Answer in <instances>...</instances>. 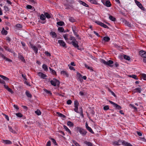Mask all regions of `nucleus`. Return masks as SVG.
I'll list each match as a JSON object with an SVG mask.
<instances>
[{
  "label": "nucleus",
  "instance_id": "nucleus-1",
  "mask_svg": "<svg viewBox=\"0 0 146 146\" xmlns=\"http://www.w3.org/2000/svg\"><path fill=\"white\" fill-rule=\"evenodd\" d=\"M101 62L104 64L110 67H112L113 66V65H111L113 63V62L112 60H109L106 61L104 59H102Z\"/></svg>",
  "mask_w": 146,
  "mask_h": 146
},
{
  "label": "nucleus",
  "instance_id": "nucleus-2",
  "mask_svg": "<svg viewBox=\"0 0 146 146\" xmlns=\"http://www.w3.org/2000/svg\"><path fill=\"white\" fill-rule=\"evenodd\" d=\"M76 128L78 131H79L83 136H85L87 132L86 130L82 128L77 127Z\"/></svg>",
  "mask_w": 146,
  "mask_h": 146
},
{
  "label": "nucleus",
  "instance_id": "nucleus-3",
  "mask_svg": "<svg viewBox=\"0 0 146 146\" xmlns=\"http://www.w3.org/2000/svg\"><path fill=\"white\" fill-rule=\"evenodd\" d=\"M51 84L54 86H56V85L59 86L60 84V82L59 80L54 78L53 79V80H51L50 81Z\"/></svg>",
  "mask_w": 146,
  "mask_h": 146
},
{
  "label": "nucleus",
  "instance_id": "nucleus-4",
  "mask_svg": "<svg viewBox=\"0 0 146 146\" xmlns=\"http://www.w3.org/2000/svg\"><path fill=\"white\" fill-rule=\"evenodd\" d=\"M109 102L110 104L113 105L114 107H115L116 109L119 110H120L121 109V107L120 106L117 105V104L114 103L112 101L109 100Z\"/></svg>",
  "mask_w": 146,
  "mask_h": 146
},
{
  "label": "nucleus",
  "instance_id": "nucleus-5",
  "mask_svg": "<svg viewBox=\"0 0 146 146\" xmlns=\"http://www.w3.org/2000/svg\"><path fill=\"white\" fill-rule=\"evenodd\" d=\"M135 2L137 6L142 10L144 11L145 8L143 6L142 4L137 0H135Z\"/></svg>",
  "mask_w": 146,
  "mask_h": 146
},
{
  "label": "nucleus",
  "instance_id": "nucleus-6",
  "mask_svg": "<svg viewBox=\"0 0 146 146\" xmlns=\"http://www.w3.org/2000/svg\"><path fill=\"white\" fill-rule=\"evenodd\" d=\"M71 43H72L73 46L77 48L79 50H80L79 48V46L78 45V42L77 41H72L71 42Z\"/></svg>",
  "mask_w": 146,
  "mask_h": 146
},
{
  "label": "nucleus",
  "instance_id": "nucleus-7",
  "mask_svg": "<svg viewBox=\"0 0 146 146\" xmlns=\"http://www.w3.org/2000/svg\"><path fill=\"white\" fill-rule=\"evenodd\" d=\"M139 55L142 57H146V52L143 50H140L139 52Z\"/></svg>",
  "mask_w": 146,
  "mask_h": 146
},
{
  "label": "nucleus",
  "instance_id": "nucleus-8",
  "mask_svg": "<svg viewBox=\"0 0 146 146\" xmlns=\"http://www.w3.org/2000/svg\"><path fill=\"white\" fill-rule=\"evenodd\" d=\"M58 42L61 46L65 48L66 47V43L63 40H59L58 41Z\"/></svg>",
  "mask_w": 146,
  "mask_h": 146
},
{
  "label": "nucleus",
  "instance_id": "nucleus-9",
  "mask_svg": "<svg viewBox=\"0 0 146 146\" xmlns=\"http://www.w3.org/2000/svg\"><path fill=\"white\" fill-rule=\"evenodd\" d=\"M38 76L43 79H45V78L47 77L46 75L41 72H38Z\"/></svg>",
  "mask_w": 146,
  "mask_h": 146
},
{
  "label": "nucleus",
  "instance_id": "nucleus-10",
  "mask_svg": "<svg viewBox=\"0 0 146 146\" xmlns=\"http://www.w3.org/2000/svg\"><path fill=\"white\" fill-rule=\"evenodd\" d=\"M104 5L107 7H110L111 6V4L109 0H107Z\"/></svg>",
  "mask_w": 146,
  "mask_h": 146
},
{
  "label": "nucleus",
  "instance_id": "nucleus-11",
  "mask_svg": "<svg viewBox=\"0 0 146 146\" xmlns=\"http://www.w3.org/2000/svg\"><path fill=\"white\" fill-rule=\"evenodd\" d=\"M2 142L5 144L7 145H10L12 143V142L9 140H3L2 141Z\"/></svg>",
  "mask_w": 146,
  "mask_h": 146
},
{
  "label": "nucleus",
  "instance_id": "nucleus-12",
  "mask_svg": "<svg viewBox=\"0 0 146 146\" xmlns=\"http://www.w3.org/2000/svg\"><path fill=\"white\" fill-rule=\"evenodd\" d=\"M64 6L65 7V9H70L71 8H73V6L72 5H70L68 4H65Z\"/></svg>",
  "mask_w": 146,
  "mask_h": 146
},
{
  "label": "nucleus",
  "instance_id": "nucleus-13",
  "mask_svg": "<svg viewBox=\"0 0 146 146\" xmlns=\"http://www.w3.org/2000/svg\"><path fill=\"white\" fill-rule=\"evenodd\" d=\"M31 47L32 48H33V50L34 51L35 53H37V51H38V48H37L35 46H33L32 44H31Z\"/></svg>",
  "mask_w": 146,
  "mask_h": 146
},
{
  "label": "nucleus",
  "instance_id": "nucleus-14",
  "mask_svg": "<svg viewBox=\"0 0 146 146\" xmlns=\"http://www.w3.org/2000/svg\"><path fill=\"white\" fill-rule=\"evenodd\" d=\"M72 29L74 35H76L77 33V32H76V27L75 26H73L72 27Z\"/></svg>",
  "mask_w": 146,
  "mask_h": 146
},
{
  "label": "nucleus",
  "instance_id": "nucleus-15",
  "mask_svg": "<svg viewBox=\"0 0 146 146\" xmlns=\"http://www.w3.org/2000/svg\"><path fill=\"white\" fill-rule=\"evenodd\" d=\"M79 2L81 4H82L83 5L86 7H89V6L88 4H87L85 3L84 2L80 0L79 1Z\"/></svg>",
  "mask_w": 146,
  "mask_h": 146
},
{
  "label": "nucleus",
  "instance_id": "nucleus-16",
  "mask_svg": "<svg viewBox=\"0 0 146 146\" xmlns=\"http://www.w3.org/2000/svg\"><path fill=\"white\" fill-rule=\"evenodd\" d=\"M63 127L65 129V130L69 133L70 134H71V132L70 130L65 125H63Z\"/></svg>",
  "mask_w": 146,
  "mask_h": 146
},
{
  "label": "nucleus",
  "instance_id": "nucleus-17",
  "mask_svg": "<svg viewBox=\"0 0 146 146\" xmlns=\"http://www.w3.org/2000/svg\"><path fill=\"white\" fill-rule=\"evenodd\" d=\"M50 35H51L53 38H56L57 36V35L56 33L54 32H51L50 33Z\"/></svg>",
  "mask_w": 146,
  "mask_h": 146
},
{
  "label": "nucleus",
  "instance_id": "nucleus-18",
  "mask_svg": "<svg viewBox=\"0 0 146 146\" xmlns=\"http://www.w3.org/2000/svg\"><path fill=\"white\" fill-rule=\"evenodd\" d=\"M134 92H138L139 93H141V89L139 88H136L134 90Z\"/></svg>",
  "mask_w": 146,
  "mask_h": 146
},
{
  "label": "nucleus",
  "instance_id": "nucleus-19",
  "mask_svg": "<svg viewBox=\"0 0 146 146\" xmlns=\"http://www.w3.org/2000/svg\"><path fill=\"white\" fill-rule=\"evenodd\" d=\"M19 58H20L22 61L25 62V60L23 56L21 54H19L18 55Z\"/></svg>",
  "mask_w": 146,
  "mask_h": 146
},
{
  "label": "nucleus",
  "instance_id": "nucleus-20",
  "mask_svg": "<svg viewBox=\"0 0 146 146\" xmlns=\"http://www.w3.org/2000/svg\"><path fill=\"white\" fill-rule=\"evenodd\" d=\"M103 40L106 42H109L110 40V38L108 36H104L103 38Z\"/></svg>",
  "mask_w": 146,
  "mask_h": 146
},
{
  "label": "nucleus",
  "instance_id": "nucleus-21",
  "mask_svg": "<svg viewBox=\"0 0 146 146\" xmlns=\"http://www.w3.org/2000/svg\"><path fill=\"white\" fill-rule=\"evenodd\" d=\"M8 127L10 131L13 133H16V132L15 130H13L11 126L8 125Z\"/></svg>",
  "mask_w": 146,
  "mask_h": 146
},
{
  "label": "nucleus",
  "instance_id": "nucleus-22",
  "mask_svg": "<svg viewBox=\"0 0 146 146\" xmlns=\"http://www.w3.org/2000/svg\"><path fill=\"white\" fill-rule=\"evenodd\" d=\"M25 94L28 98H31L32 97V95L28 91H27L25 92Z\"/></svg>",
  "mask_w": 146,
  "mask_h": 146
},
{
  "label": "nucleus",
  "instance_id": "nucleus-23",
  "mask_svg": "<svg viewBox=\"0 0 146 146\" xmlns=\"http://www.w3.org/2000/svg\"><path fill=\"white\" fill-rule=\"evenodd\" d=\"M57 114H58L59 116L61 117H62L63 118H65L66 117V116L65 115L61 113H60V112H57Z\"/></svg>",
  "mask_w": 146,
  "mask_h": 146
},
{
  "label": "nucleus",
  "instance_id": "nucleus-24",
  "mask_svg": "<svg viewBox=\"0 0 146 146\" xmlns=\"http://www.w3.org/2000/svg\"><path fill=\"white\" fill-rule=\"evenodd\" d=\"M61 74H63L64 75H66L67 77H68L69 76L68 74L66 71L64 70L61 71Z\"/></svg>",
  "mask_w": 146,
  "mask_h": 146
},
{
  "label": "nucleus",
  "instance_id": "nucleus-25",
  "mask_svg": "<svg viewBox=\"0 0 146 146\" xmlns=\"http://www.w3.org/2000/svg\"><path fill=\"white\" fill-rule=\"evenodd\" d=\"M0 77L5 81H8L9 80V78H8L3 75L0 74Z\"/></svg>",
  "mask_w": 146,
  "mask_h": 146
},
{
  "label": "nucleus",
  "instance_id": "nucleus-26",
  "mask_svg": "<svg viewBox=\"0 0 146 146\" xmlns=\"http://www.w3.org/2000/svg\"><path fill=\"white\" fill-rule=\"evenodd\" d=\"M40 19L41 20L43 21L45 20L46 19V17L44 14V15L43 14H42L40 16Z\"/></svg>",
  "mask_w": 146,
  "mask_h": 146
},
{
  "label": "nucleus",
  "instance_id": "nucleus-27",
  "mask_svg": "<svg viewBox=\"0 0 146 146\" xmlns=\"http://www.w3.org/2000/svg\"><path fill=\"white\" fill-rule=\"evenodd\" d=\"M49 69L50 70V71L51 72L52 74L55 75H56V72L54 70L52 69L50 67H49Z\"/></svg>",
  "mask_w": 146,
  "mask_h": 146
},
{
  "label": "nucleus",
  "instance_id": "nucleus-28",
  "mask_svg": "<svg viewBox=\"0 0 146 146\" xmlns=\"http://www.w3.org/2000/svg\"><path fill=\"white\" fill-rule=\"evenodd\" d=\"M109 19L113 21H115L116 20V19L114 17L111 15H109Z\"/></svg>",
  "mask_w": 146,
  "mask_h": 146
},
{
  "label": "nucleus",
  "instance_id": "nucleus-29",
  "mask_svg": "<svg viewBox=\"0 0 146 146\" xmlns=\"http://www.w3.org/2000/svg\"><path fill=\"white\" fill-rule=\"evenodd\" d=\"M124 24L125 25H127L128 27H131V23H129V22L125 20L124 21Z\"/></svg>",
  "mask_w": 146,
  "mask_h": 146
},
{
  "label": "nucleus",
  "instance_id": "nucleus-30",
  "mask_svg": "<svg viewBox=\"0 0 146 146\" xmlns=\"http://www.w3.org/2000/svg\"><path fill=\"white\" fill-rule=\"evenodd\" d=\"M84 65H85V67L86 68H87L88 69L90 70H92V71H94L93 69L92 68V67H89L86 64H85Z\"/></svg>",
  "mask_w": 146,
  "mask_h": 146
},
{
  "label": "nucleus",
  "instance_id": "nucleus-31",
  "mask_svg": "<svg viewBox=\"0 0 146 146\" xmlns=\"http://www.w3.org/2000/svg\"><path fill=\"white\" fill-rule=\"evenodd\" d=\"M125 142L124 141L121 140H118V143L119 144V145H124V143Z\"/></svg>",
  "mask_w": 146,
  "mask_h": 146
},
{
  "label": "nucleus",
  "instance_id": "nucleus-32",
  "mask_svg": "<svg viewBox=\"0 0 146 146\" xmlns=\"http://www.w3.org/2000/svg\"><path fill=\"white\" fill-rule=\"evenodd\" d=\"M84 143L88 146H92V143L90 141H85Z\"/></svg>",
  "mask_w": 146,
  "mask_h": 146
},
{
  "label": "nucleus",
  "instance_id": "nucleus-33",
  "mask_svg": "<svg viewBox=\"0 0 146 146\" xmlns=\"http://www.w3.org/2000/svg\"><path fill=\"white\" fill-rule=\"evenodd\" d=\"M42 68L45 71H46L48 70L47 66L46 64H44L42 65Z\"/></svg>",
  "mask_w": 146,
  "mask_h": 146
},
{
  "label": "nucleus",
  "instance_id": "nucleus-34",
  "mask_svg": "<svg viewBox=\"0 0 146 146\" xmlns=\"http://www.w3.org/2000/svg\"><path fill=\"white\" fill-rule=\"evenodd\" d=\"M79 103L78 101L76 100L74 101V107L76 108L78 107Z\"/></svg>",
  "mask_w": 146,
  "mask_h": 146
},
{
  "label": "nucleus",
  "instance_id": "nucleus-35",
  "mask_svg": "<svg viewBox=\"0 0 146 146\" xmlns=\"http://www.w3.org/2000/svg\"><path fill=\"white\" fill-rule=\"evenodd\" d=\"M67 125L68 126L70 127H72L74 126V124L72 122L70 121H68L67 123Z\"/></svg>",
  "mask_w": 146,
  "mask_h": 146
},
{
  "label": "nucleus",
  "instance_id": "nucleus-36",
  "mask_svg": "<svg viewBox=\"0 0 146 146\" xmlns=\"http://www.w3.org/2000/svg\"><path fill=\"white\" fill-rule=\"evenodd\" d=\"M1 33L3 35H6L7 33V31L5 30L4 28H3L1 31Z\"/></svg>",
  "mask_w": 146,
  "mask_h": 146
},
{
  "label": "nucleus",
  "instance_id": "nucleus-37",
  "mask_svg": "<svg viewBox=\"0 0 146 146\" xmlns=\"http://www.w3.org/2000/svg\"><path fill=\"white\" fill-rule=\"evenodd\" d=\"M57 24L59 26H62L64 24V23L63 21H61L57 22Z\"/></svg>",
  "mask_w": 146,
  "mask_h": 146
},
{
  "label": "nucleus",
  "instance_id": "nucleus-38",
  "mask_svg": "<svg viewBox=\"0 0 146 146\" xmlns=\"http://www.w3.org/2000/svg\"><path fill=\"white\" fill-rule=\"evenodd\" d=\"M123 58L124 59L127 60H129L131 59L130 58L129 56L125 55H124Z\"/></svg>",
  "mask_w": 146,
  "mask_h": 146
},
{
  "label": "nucleus",
  "instance_id": "nucleus-39",
  "mask_svg": "<svg viewBox=\"0 0 146 146\" xmlns=\"http://www.w3.org/2000/svg\"><path fill=\"white\" fill-rule=\"evenodd\" d=\"M58 30L60 32L64 33V29L62 27H60L58 28Z\"/></svg>",
  "mask_w": 146,
  "mask_h": 146
},
{
  "label": "nucleus",
  "instance_id": "nucleus-40",
  "mask_svg": "<svg viewBox=\"0 0 146 146\" xmlns=\"http://www.w3.org/2000/svg\"><path fill=\"white\" fill-rule=\"evenodd\" d=\"M129 76L130 77L134 79H135V80H138V78L137 77V76L135 75H129Z\"/></svg>",
  "mask_w": 146,
  "mask_h": 146
},
{
  "label": "nucleus",
  "instance_id": "nucleus-41",
  "mask_svg": "<svg viewBox=\"0 0 146 146\" xmlns=\"http://www.w3.org/2000/svg\"><path fill=\"white\" fill-rule=\"evenodd\" d=\"M44 14L45 17H46L48 19H49L51 18L50 15L48 13H44Z\"/></svg>",
  "mask_w": 146,
  "mask_h": 146
},
{
  "label": "nucleus",
  "instance_id": "nucleus-42",
  "mask_svg": "<svg viewBox=\"0 0 146 146\" xmlns=\"http://www.w3.org/2000/svg\"><path fill=\"white\" fill-rule=\"evenodd\" d=\"M35 113L36 114H37V115H40L41 114V112L38 109H37L36 110V111H35Z\"/></svg>",
  "mask_w": 146,
  "mask_h": 146
},
{
  "label": "nucleus",
  "instance_id": "nucleus-43",
  "mask_svg": "<svg viewBox=\"0 0 146 146\" xmlns=\"http://www.w3.org/2000/svg\"><path fill=\"white\" fill-rule=\"evenodd\" d=\"M4 48L7 50L9 51L10 52H11V50L7 46H4Z\"/></svg>",
  "mask_w": 146,
  "mask_h": 146
},
{
  "label": "nucleus",
  "instance_id": "nucleus-44",
  "mask_svg": "<svg viewBox=\"0 0 146 146\" xmlns=\"http://www.w3.org/2000/svg\"><path fill=\"white\" fill-rule=\"evenodd\" d=\"M90 2L92 4H96V5H99V4L95 0H90Z\"/></svg>",
  "mask_w": 146,
  "mask_h": 146
},
{
  "label": "nucleus",
  "instance_id": "nucleus-45",
  "mask_svg": "<svg viewBox=\"0 0 146 146\" xmlns=\"http://www.w3.org/2000/svg\"><path fill=\"white\" fill-rule=\"evenodd\" d=\"M69 21L72 23L74 22L75 21V19L72 17H69Z\"/></svg>",
  "mask_w": 146,
  "mask_h": 146
},
{
  "label": "nucleus",
  "instance_id": "nucleus-46",
  "mask_svg": "<svg viewBox=\"0 0 146 146\" xmlns=\"http://www.w3.org/2000/svg\"><path fill=\"white\" fill-rule=\"evenodd\" d=\"M123 145L125 146H132V145L130 143H128V142H126L125 141L124 144Z\"/></svg>",
  "mask_w": 146,
  "mask_h": 146
},
{
  "label": "nucleus",
  "instance_id": "nucleus-47",
  "mask_svg": "<svg viewBox=\"0 0 146 146\" xmlns=\"http://www.w3.org/2000/svg\"><path fill=\"white\" fill-rule=\"evenodd\" d=\"M70 40H72V41H76L75 38L74 37L72 36V35L70 36Z\"/></svg>",
  "mask_w": 146,
  "mask_h": 146
},
{
  "label": "nucleus",
  "instance_id": "nucleus-48",
  "mask_svg": "<svg viewBox=\"0 0 146 146\" xmlns=\"http://www.w3.org/2000/svg\"><path fill=\"white\" fill-rule=\"evenodd\" d=\"M87 130H88L89 132H90L91 133L94 134V132H93V131L92 130V129H91V127H88L87 129Z\"/></svg>",
  "mask_w": 146,
  "mask_h": 146
},
{
  "label": "nucleus",
  "instance_id": "nucleus-49",
  "mask_svg": "<svg viewBox=\"0 0 146 146\" xmlns=\"http://www.w3.org/2000/svg\"><path fill=\"white\" fill-rule=\"evenodd\" d=\"M68 35L67 34H66L64 35H63V36L65 39L67 41V40H68V38H67Z\"/></svg>",
  "mask_w": 146,
  "mask_h": 146
},
{
  "label": "nucleus",
  "instance_id": "nucleus-50",
  "mask_svg": "<svg viewBox=\"0 0 146 146\" xmlns=\"http://www.w3.org/2000/svg\"><path fill=\"white\" fill-rule=\"evenodd\" d=\"M44 90L45 92H46V93L47 94H49L50 95H52V93L50 91H48V90H47L46 89H44Z\"/></svg>",
  "mask_w": 146,
  "mask_h": 146
},
{
  "label": "nucleus",
  "instance_id": "nucleus-51",
  "mask_svg": "<svg viewBox=\"0 0 146 146\" xmlns=\"http://www.w3.org/2000/svg\"><path fill=\"white\" fill-rule=\"evenodd\" d=\"M95 23H97V24H98V25L101 26V27H102V24L103 23L102 22H101L100 21H96L95 22Z\"/></svg>",
  "mask_w": 146,
  "mask_h": 146
},
{
  "label": "nucleus",
  "instance_id": "nucleus-52",
  "mask_svg": "<svg viewBox=\"0 0 146 146\" xmlns=\"http://www.w3.org/2000/svg\"><path fill=\"white\" fill-rule=\"evenodd\" d=\"M26 7H27V9L33 10V9H32V8L33 7L31 5H27V6Z\"/></svg>",
  "mask_w": 146,
  "mask_h": 146
},
{
  "label": "nucleus",
  "instance_id": "nucleus-53",
  "mask_svg": "<svg viewBox=\"0 0 146 146\" xmlns=\"http://www.w3.org/2000/svg\"><path fill=\"white\" fill-rule=\"evenodd\" d=\"M16 115L17 116L19 117H22L23 116L22 114L20 113H16Z\"/></svg>",
  "mask_w": 146,
  "mask_h": 146
},
{
  "label": "nucleus",
  "instance_id": "nucleus-54",
  "mask_svg": "<svg viewBox=\"0 0 146 146\" xmlns=\"http://www.w3.org/2000/svg\"><path fill=\"white\" fill-rule=\"evenodd\" d=\"M51 140L52 141V142L55 145H57V143H56V140L53 138L51 139Z\"/></svg>",
  "mask_w": 146,
  "mask_h": 146
},
{
  "label": "nucleus",
  "instance_id": "nucleus-55",
  "mask_svg": "<svg viewBox=\"0 0 146 146\" xmlns=\"http://www.w3.org/2000/svg\"><path fill=\"white\" fill-rule=\"evenodd\" d=\"M103 109L104 110H107L109 109V107L107 105L104 106Z\"/></svg>",
  "mask_w": 146,
  "mask_h": 146
},
{
  "label": "nucleus",
  "instance_id": "nucleus-56",
  "mask_svg": "<svg viewBox=\"0 0 146 146\" xmlns=\"http://www.w3.org/2000/svg\"><path fill=\"white\" fill-rule=\"evenodd\" d=\"M77 76L78 78H80L82 77V76L80 73L78 72L77 73Z\"/></svg>",
  "mask_w": 146,
  "mask_h": 146
},
{
  "label": "nucleus",
  "instance_id": "nucleus-57",
  "mask_svg": "<svg viewBox=\"0 0 146 146\" xmlns=\"http://www.w3.org/2000/svg\"><path fill=\"white\" fill-rule=\"evenodd\" d=\"M44 54L47 56H51V54L48 51H45L44 52Z\"/></svg>",
  "mask_w": 146,
  "mask_h": 146
},
{
  "label": "nucleus",
  "instance_id": "nucleus-58",
  "mask_svg": "<svg viewBox=\"0 0 146 146\" xmlns=\"http://www.w3.org/2000/svg\"><path fill=\"white\" fill-rule=\"evenodd\" d=\"M68 66L69 67V69L70 70H75V69L73 67L71 66L69 64L68 65Z\"/></svg>",
  "mask_w": 146,
  "mask_h": 146
},
{
  "label": "nucleus",
  "instance_id": "nucleus-59",
  "mask_svg": "<svg viewBox=\"0 0 146 146\" xmlns=\"http://www.w3.org/2000/svg\"><path fill=\"white\" fill-rule=\"evenodd\" d=\"M142 76L143 79L146 80V74H142Z\"/></svg>",
  "mask_w": 146,
  "mask_h": 146
},
{
  "label": "nucleus",
  "instance_id": "nucleus-60",
  "mask_svg": "<svg viewBox=\"0 0 146 146\" xmlns=\"http://www.w3.org/2000/svg\"><path fill=\"white\" fill-rule=\"evenodd\" d=\"M73 142L74 144L76 146H80L79 144L76 141H73Z\"/></svg>",
  "mask_w": 146,
  "mask_h": 146
},
{
  "label": "nucleus",
  "instance_id": "nucleus-61",
  "mask_svg": "<svg viewBox=\"0 0 146 146\" xmlns=\"http://www.w3.org/2000/svg\"><path fill=\"white\" fill-rule=\"evenodd\" d=\"M102 27H104L105 28L109 29V27L103 23L102 25Z\"/></svg>",
  "mask_w": 146,
  "mask_h": 146
},
{
  "label": "nucleus",
  "instance_id": "nucleus-62",
  "mask_svg": "<svg viewBox=\"0 0 146 146\" xmlns=\"http://www.w3.org/2000/svg\"><path fill=\"white\" fill-rule=\"evenodd\" d=\"M16 27L19 28H22V25L19 24H17L16 25Z\"/></svg>",
  "mask_w": 146,
  "mask_h": 146
},
{
  "label": "nucleus",
  "instance_id": "nucleus-63",
  "mask_svg": "<svg viewBox=\"0 0 146 146\" xmlns=\"http://www.w3.org/2000/svg\"><path fill=\"white\" fill-rule=\"evenodd\" d=\"M7 90L10 92L11 94H13V91L10 88H9L7 89Z\"/></svg>",
  "mask_w": 146,
  "mask_h": 146
},
{
  "label": "nucleus",
  "instance_id": "nucleus-64",
  "mask_svg": "<svg viewBox=\"0 0 146 146\" xmlns=\"http://www.w3.org/2000/svg\"><path fill=\"white\" fill-rule=\"evenodd\" d=\"M72 103V101L70 100H69L67 101V104L68 105H70Z\"/></svg>",
  "mask_w": 146,
  "mask_h": 146
}]
</instances>
